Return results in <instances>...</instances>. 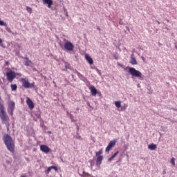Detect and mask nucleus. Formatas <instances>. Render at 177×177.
I'll return each mask as SVG.
<instances>
[{
    "instance_id": "cd10ccee",
    "label": "nucleus",
    "mask_w": 177,
    "mask_h": 177,
    "mask_svg": "<svg viewBox=\"0 0 177 177\" xmlns=\"http://www.w3.org/2000/svg\"><path fill=\"white\" fill-rule=\"evenodd\" d=\"M118 153H120V151H116L114 154H113V156H112V158H115V157L117 156V155L118 154Z\"/></svg>"
},
{
    "instance_id": "79ce46f5",
    "label": "nucleus",
    "mask_w": 177,
    "mask_h": 177,
    "mask_svg": "<svg viewBox=\"0 0 177 177\" xmlns=\"http://www.w3.org/2000/svg\"><path fill=\"white\" fill-rule=\"evenodd\" d=\"M175 48L177 50V43L175 44Z\"/></svg>"
},
{
    "instance_id": "a211bd4d",
    "label": "nucleus",
    "mask_w": 177,
    "mask_h": 177,
    "mask_svg": "<svg viewBox=\"0 0 177 177\" xmlns=\"http://www.w3.org/2000/svg\"><path fill=\"white\" fill-rule=\"evenodd\" d=\"M148 149L149 150H152V151L156 150V149H157V145L152 143L148 146Z\"/></svg>"
},
{
    "instance_id": "412c9836",
    "label": "nucleus",
    "mask_w": 177,
    "mask_h": 177,
    "mask_svg": "<svg viewBox=\"0 0 177 177\" xmlns=\"http://www.w3.org/2000/svg\"><path fill=\"white\" fill-rule=\"evenodd\" d=\"M115 105L118 107V109H120L121 107V102L120 101H116L115 102Z\"/></svg>"
},
{
    "instance_id": "393cba45",
    "label": "nucleus",
    "mask_w": 177,
    "mask_h": 177,
    "mask_svg": "<svg viewBox=\"0 0 177 177\" xmlns=\"http://www.w3.org/2000/svg\"><path fill=\"white\" fill-rule=\"evenodd\" d=\"M65 68H66L68 70H71V66H70V64H65Z\"/></svg>"
},
{
    "instance_id": "f8f14e48",
    "label": "nucleus",
    "mask_w": 177,
    "mask_h": 177,
    "mask_svg": "<svg viewBox=\"0 0 177 177\" xmlns=\"http://www.w3.org/2000/svg\"><path fill=\"white\" fill-rule=\"evenodd\" d=\"M89 90L91 91V95L93 96H96V95H97V89H96V87L94 86H91Z\"/></svg>"
},
{
    "instance_id": "f3484780",
    "label": "nucleus",
    "mask_w": 177,
    "mask_h": 177,
    "mask_svg": "<svg viewBox=\"0 0 177 177\" xmlns=\"http://www.w3.org/2000/svg\"><path fill=\"white\" fill-rule=\"evenodd\" d=\"M24 65L27 67H30V66H31V60L28 59V57L25 58Z\"/></svg>"
},
{
    "instance_id": "de8ad7c7",
    "label": "nucleus",
    "mask_w": 177,
    "mask_h": 177,
    "mask_svg": "<svg viewBox=\"0 0 177 177\" xmlns=\"http://www.w3.org/2000/svg\"><path fill=\"white\" fill-rule=\"evenodd\" d=\"M79 127L77 126V129H78Z\"/></svg>"
},
{
    "instance_id": "a18cd8bd",
    "label": "nucleus",
    "mask_w": 177,
    "mask_h": 177,
    "mask_svg": "<svg viewBox=\"0 0 177 177\" xmlns=\"http://www.w3.org/2000/svg\"><path fill=\"white\" fill-rule=\"evenodd\" d=\"M158 24H160V21H158Z\"/></svg>"
},
{
    "instance_id": "c85d7f7f",
    "label": "nucleus",
    "mask_w": 177,
    "mask_h": 177,
    "mask_svg": "<svg viewBox=\"0 0 177 177\" xmlns=\"http://www.w3.org/2000/svg\"><path fill=\"white\" fill-rule=\"evenodd\" d=\"M50 171H52V166L48 167V169H47V172H48V174H49V172H50Z\"/></svg>"
},
{
    "instance_id": "ea45409f",
    "label": "nucleus",
    "mask_w": 177,
    "mask_h": 177,
    "mask_svg": "<svg viewBox=\"0 0 177 177\" xmlns=\"http://www.w3.org/2000/svg\"><path fill=\"white\" fill-rule=\"evenodd\" d=\"M0 46H1L2 48H5V47L3 46V44H2V43H0Z\"/></svg>"
},
{
    "instance_id": "49530a36",
    "label": "nucleus",
    "mask_w": 177,
    "mask_h": 177,
    "mask_svg": "<svg viewBox=\"0 0 177 177\" xmlns=\"http://www.w3.org/2000/svg\"><path fill=\"white\" fill-rule=\"evenodd\" d=\"M97 30H100V28H97Z\"/></svg>"
},
{
    "instance_id": "4c0bfd02",
    "label": "nucleus",
    "mask_w": 177,
    "mask_h": 177,
    "mask_svg": "<svg viewBox=\"0 0 177 177\" xmlns=\"http://www.w3.org/2000/svg\"><path fill=\"white\" fill-rule=\"evenodd\" d=\"M97 95H99L100 96H102V93L97 91Z\"/></svg>"
},
{
    "instance_id": "20e7f679",
    "label": "nucleus",
    "mask_w": 177,
    "mask_h": 177,
    "mask_svg": "<svg viewBox=\"0 0 177 177\" xmlns=\"http://www.w3.org/2000/svg\"><path fill=\"white\" fill-rule=\"evenodd\" d=\"M21 82L22 84V86L26 89H32V88H35V82L30 83L28 82V79L21 78Z\"/></svg>"
},
{
    "instance_id": "39448f33",
    "label": "nucleus",
    "mask_w": 177,
    "mask_h": 177,
    "mask_svg": "<svg viewBox=\"0 0 177 177\" xmlns=\"http://www.w3.org/2000/svg\"><path fill=\"white\" fill-rule=\"evenodd\" d=\"M19 75V73H15V71L10 70L9 72L6 73V78L9 82H13V80L16 78V76Z\"/></svg>"
},
{
    "instance_id": "4468645a",
    "label": "nucleus",
    "mask_w": 177,
    "mask_h": 177,
    "mask_svg": "<svg viewBox=\"0 0 177 177\" xmlns=\"http://www.w3.org/2000/svg\"><path fill=\"white\" fill-rule=\"evenodd\" d=\"M85 59L89 64H93V59L92 57H91V56H89V55L86 54L85 55Z\"/></svg>"
},
{
    "instance_id": "f704fd0d",
    "label": "nucleus",
    "mask_w": 177,
    "mask_h": 177,
    "mask_svg": "<svg viewBox=\"0 0 177 177\" xmlns=\"http://www.w3.org/2000/svg\"><path fill=\"white\" fill-rule=\"evenodd\" d=\"M113 158H113V156H111V158H109L108 159L109 162H111V161H112Z\"/></svg>"
},
{
    "instance_id": "2eb2a0df",
    "label": "nucleus",
    "mask_w": 177,
    "mask_h": 177,
    "mask_svg": "<svg viewBox=\"0 0 177 177\" xmlns=\"http://www.w3.org/2000/svg\"><path fill=\"white\" fill-rule=\"evenodd\" d=\"M103 161V156H99L97 158L96 165H102V162Z\"/></svg>"
},
{
    "instance_id": "7c9ffc66",
    "label": "nucleus",
    "mask_w": 177,
    "mask_h": 177,
    "mask_svg": "<svg viewBox=\"0 0 177 177\" xmlns=\"http://www.w3.org/2000/svg\"><path fill=\"white\" fill-rule=\"evenodd\" d=\"M119 24H120L121 26H122V24H124V22L122 21V19H120Z\"/></svg>"
},
{
    "instance_id": "c9c22d12",
    "label": "nucleus",
    "mask_w": 177,
    "mask_h": 177,
    "mask_svg": "<svg viewBox=\"0 0 177 177\" xmlns=\"http://www.w3.org/2000/svg\"><path fill=\"white\" fill-rule=\"evenodd\" d=\"M169 121H170V122H172L174 124V122H176V121H174L171 119L169 118Z\"/></svg>"
},
{
    "instance_id": "9b49d317",
    "label": "nucleus",
    "mask_w": 177,
    "mask_h": 177,
    "mask_svg": "<svg viewBox=\"0 0 177 177\" xmlns=\"http://www.w3.org/2000/svg\"><path fill=\"white\" fill-rule=\"evenodd\" d=\"M75 74H76L77 75V77H78V78H80V80H81L82 81H84V82H85V81H86V78L85 77V76H84V75L81 74L77 71H75Z\"/></svg>"
},
{
    "instance_id": "dca6fc26",
    "label": "nucleus",
    "mask_w": 177,
    "mask_h": 177,
    "mask_svg": "<svg viewBox=\"0 0 177 177\" xmlns=\"http://www.w3.org/2000/svg\"><path fill=\"white\" fill-rule=\"evenodd\" d=\"M130 63L133 65L138 64V62L136 61V58L135 57V56H133V54L131 55Z\"/></svg>"
},
{
    "instance_id": "e433bc0d",
    "label": "nucleus",
    "mask_w": 177,
    "mask_h": 177,
    "mask_svg": "<svg viewBox=\"0 0 177 177\" xmlns=\"http://www.w3.org/2000/svg\"><path fill=\"white\" fill-rule=\"evenodd\" d=\"M96 71H97V73H98V74H100V75H101L100 71L99 69L97 68Z\"/></svg>"
},
{
    "instance_id": "a878e982",
    "label": "nucleus",
    "mask_w": 177,
    "mask_h": 177,
    "mask_svg": "<svg viewBox=\"0 0 177 177\" xmlns=\"http://www.w3.org/2000/svg\"><path fill=\"white\" fill-rule=\"evenodd\" d=\"M170 162L172 164V165H175V159L172 158L170 160Z\"/></svg>"
},
{
    "instance_id": "423d86ee",
    "label": "nucleus",
    "mask_w": 177,
    "mask_h": 177,
    "mask_svg": "<svg viewBox=\"0 0 177 177\" xmlns=\"http://www.w3.org/2000/svg\"><path fill=\"white\" fill-rule=\"evenodd\" d=\"M64 49L68 50V52H72V50H74V44H73L71 41H66L64 44Z\"/></svg>"
},
{
    "instance_id": "58836bf2",
    "label": "nucleus",
    "mask_w": 177,
    "mask_h": 177,
    "mask_svg": "<svg viewBox=\"0 0 177 177\" xmlns=\"http://www.w3.org/2000/svg\"><path fill=\"white\" fill-rule=\"evenodd\" d=\"M6 65L9 66V61H6Z\"/></svg>"
},
{
    "instance_id": "a19ab883",
    "label": "nucleus",
    "mask_w": 177,
    "mask_h": 177,
    "mask_svg": "<svg viewBox=\"0 0 177 177\" xmlns=\"http://www.w3.org/2000/svg\"><path fill=\"white\" fill-rule=\"evenodd\" d=\"M87 106H88V107H91V104L89 102H87Z\"/></svg>"
},
{
    "instance_id": "9d476101",
    "label": "nucleus",
    "mask_w": 177,
    "mask_h": 177,
    "mask_svg": "<svg viewBox=\"0 0 177 177\" xmlns=\"http://www.w3.org/2000/svg\"><path fill=\"white\" fill-rule=\"evenodd\" d=\"M26 104H28L29 109H30V110H32V109H34L35 106H34V102H32V100H31V99L30 98H27L26 99Z\"/></svg>"
},
{
    "instance_id": "37998d69",
    "label": "nucleus",
    "mask_w": 177,
    "mask_h": 177,
    "mask_svg": "<svg viewBox=\"0 0 177 177\" xmlns=\"http://www.w3.org/2000/svg\"><path fill=\"white\" fill-rule=\"evenodd\" d=\"M0 44H2V39L0 38Z\"/></svg>"
},
{
    "instance_id": "ddd939ff",
    "label": "nucleus",
    "mask_w": 177,
    "mask_h": 177,
    "mask_svg": "<svg viewBox=\"0 0 177 177\" xmlns=\"http://www.w3.org/2000/svg\"><path fill=\"white\" fill-rule=\"evenodd\" d=\"M44 5H48V8H50L53 5V1L52 0H42Z\"/></svg>"
},
{
    "instance_id": "4be33fe9",
    "label": "nucleus",
    "mask_w": 177,
    "mask_h": 177,
    "mask_svg": "<svg viewBox=\"0 0 177 177\" xmlns=\"http://www.w3.org/2000/svg\"><path fill=\"white\" fill-rule=\"evenodd\" d=\"M0 26H3L4 27H8V24L3 21L0 20Z\"/></svg>"
},
{
    "instance_id": "1a4fd4ad",
    "label": "nucleus",
    "mask_w": 177,
    "mask_h": 177,
    "mask_svg": "<svg viewBox=\"0 0 177 177\" xmlns=\"http://www.w3.org/2000/svg\"><path fill=\"white\" fill-rule=\"evenodd\" d=\"M40 150L43 151V153H46V154H48V153L50 151V148H49L46 145H40Z\"/></svg>"
},
{
    "instance_id": "2f4dec72",
    "label": "nucleus",
    "mask_w": 177,
    "mask_h": 177,
    "mask_svg": "<svg viewBox=\"0 0 177 177\" xmlns=\"http://www.w3.org/2000/svg\"><path fill=\"white\" fill-rule=\"evenodd\" d=\"M77 139H79L80 140H82V137H81V136H77Z\"/></svg>"
},
{
    "instance_id": "6ab92c4d",
    "label": "nucleus",
    "mask_w": 177,
    "mask_h": 177,
    "mask_svg": "<svg viewBox=\"0 0 177 177\" xmlns=\"http://www.w3.org/2000/svg\"><path fill=\"white\" fill-rule=\"evenodd\" d=\"M11 91H17V84H11Z\"/></svg>"
},
{
    "instance_id": "5701e85b",
    "label": "nucleus",
    "mask_w": 177,
    "mask_h": 177,
    "mask_svg": "<svg viewBox=\"0 0 177 177\" xmlns=\"http://www.w3.org/2000/svg\"><path fill=\"white\" fill-rule=\"evenodd\" d=\"M26 10L28 13H32V9L30 7H26Z\"/></svg>"
},
{
    "instance_id": "0eeeda50",
    "label": "nucleus",
    "mask_w": 177,
    "mask_h": 177,
    "mask_svg": "<svg viewBox=\"0 0 177 177\" xmlns=\"http://www.w3.org/2000/svg\"><path fill=\"white\" fill-rule=\"evenodd\" d=\"M15 103L13 101H10L9 104H8V113L10 115H13V111H15Z\"/></svg>"
},
{
    "instance_id": "c03bdc74",
    "label": "nucleus",
    "mask_w": 177,
    "mask_h": 177,
    "mask_svg": "<svg viewBox=\"0 0 177 177\" xmlns=\"http://www.w3.org/2000/svg\"><path fill=\"white\" fill-rule=\"evenodd\" d=\"M11 34H12V35H15V32H12Z\"/></svg>"
},
{
    "instance_id": "6e6552de",
    "label": "nucleus",
    "mask_w": 177,
    "mask_h": 177,
    "mask_svg": "<svg viewBox=\"0 0 177 177\" xmlns=\"http://www.w3.org/2000/svg\"><path fill=\"white\" fill-rule=\"evenodd\" d=\"M115 146V141L111 140L108 144L107 147H106L105 151L106 153H109L110 151Z\"/></svg>"
},
{
    "instance_id": "7ed1b4c3",
    "label": "nucleus",
    "mask_w": 177,
    "mask_h": 177,
    "mask_svg": "<svg viewBox=\"0 0 177 177\" xmlns=\"http://www.w3.org/2000/svg\"><path fill=\"white\" fill-rule=\"evenodd\" d=\"M129 68V73L132 75V77H136V78H142V72L136 70L133 67H126L124 68V71Z\"/></svg>"
},
{
    "instance_id": "c756f323",
    "label": "nucleus",
    "mask_w": 177,
    "mask_h": 177,
    "mask_svg": "<svg viewBox=\"0 0 177 177\" xmlns=\"http://www.w3.org/2000/svg\"><path fill=\"white\" fill-rule=\"evenodd\" d=\"M51 167H52V169H54L56 171L58 170L57 167H56V166H51Z\"/></svg>"
},
{
    "instance_id": "bb28decb",
    "label": "nucleus",
    "mask_w": 177,
    "mask_h": 177,
    "mask_svg": "<svg viewBox=\"0 0 177 177\" xmlns=\"http://www.w3.org/2000/svg\"><path fill=\"white\" fill-rule=\"evenodd\" d=\"M6 31H8V32H9L10 34L12 33V30H11L10 28L7 27V28H6Z\"/></svg>"
},
{
    "instance_id": "72a5a7b5",
    "label": "nucleus",
    "mask_w": 177,
    "mask_h": 177,
    "mask_svg": "<svg viewBox=\"0 0 177 177\" xmlns=\"http://www.w3.org/2000/svg\"><path fill=\"white\" fill-rule=\"evenodd\" d=\"M35 115H36L37 118H41V115L39 113H37Z\"/></svg>"
},
{
    "instance_id": "f03ea898",
    "label": "nucleus",
    "mask_w": 177,
    "mask_h": 177,
    "mask_svg": "<svg viewBox=\"0 0 177 177\" xmlns=\"http://www.w3.org/2000/svg\"><path fill=\"white\" fill-rule=\"evenodd\" d=\"M0 119L3 122L9 121V116L6 114V111H5V106L2 103H0Z\"/></svg>"
},
{
    "instance_id": "b1692460",
    "label": "nucleus",
    "mask_w": 177,
    "mask_h": 177,
    "mask_svg": "<svg viewBox=\"0 0 177 177\" xmlns=\"http://www.w3.org/2000/svg\"><path fill=\"white\" fill-rule=\"evenodd\" d=\"M102 153H103V151H102V149H101V150H100L98 152H96L95 156H96L97 157H99V156H100V154H102Z\"/></svg>"
},
{
    "instance_id": "f257e3e1",
    "label": "nucleus",
    "mask_w": 177,
    "mask_h": 177,
    "mask_svg": "<svg viewBox=\"0 0 177 177\" xmlns=\"http://www.w3.org/2000/svg\"><path fill=\"white\" fill-rule=\"evenodd\" d=\"M2 139L7 147V149L10 151V153H15V141H13L12 136L9 134H5Z\"/></svg>"
},
{
    "instance_id": "473e14b6",
    "label": "nucleus",
    "mask_w": 177,
    "mask_h": 177,
    "mask_svg": "<svg viewBox=\"0 0 177 177\" xmlns=\"http://www.w3.org/2000/svg\"><path fill=\"white\" fill-rule=\"evenodd\" d=\"M162 174V175H165V174H167V170L165 169H164Z\"/></svg>"
},
{
    "instance_id": "aec40b11",
    "label": "nucleus",
    "mask_w": 177,
    "mask_h": 177,
    "mask_svg": "<svg viewBox=\"0 0 177 177\" xmlns=\"http://www.w3.org/2000/svg\"><path fill=\"white\" fill-rule=\"evenodd\" d=\"M69 115H70V118H71L72 122H75V121H77V120H75V118H74V115H73V114L70 113Z\"/></svg>"
}]
</instances>
